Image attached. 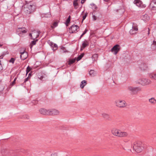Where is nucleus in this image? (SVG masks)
Returning a JSON list of instances; mask_svg holds the SVG:
<instances>
[{
	"mask_svg": "<svg viewBox=\"0 0 156 156\" xmlns=\"http://www.w3.org/2000/svg\"><path fill=\"white\" fill-rule=\"evenodd\" d=\"M23 10L27 14H30L35 9V6L33 5L32 2H26V3L24 5Z\"/></svg>",
	"mask_w": 156,
	"mask_h": 156,
	"instance_id": "obj_1",
	"label": "nucleus"
},
{
	"mask_svg": "<svg viewBox=\"0 0 156 156\" xmlns=\"http://www.w3.org/2000/svg\"><path fill=\"white\" fill-rule=\"evenodd\" d=\"M133 147V151H135L138 153L141 152L144 148L141 142L139 141L135 142Z\"/></svg>",
	"mask_w": 156,
	"mask_h": 156,
	"instance_id": "obj_2",
	"label": "nucleus"
},
{
	"mask_svg": "<svg viewBox=\"0 0 156 156\" xmlns=\"http://www.w3.org/2000/svg\"><path fill=\"white\" fill-rule=\"evenodd\" d=\"M114 135L119 137H126L128 135V133L126 132H122L118 130H115L112 131Z\"/></svg>",
	"mask_w": 156,
	"mask_h": 156,
	"instance_id": "obj_3",
	"label": "nucleus"
},
{
	"mask_svg": "<svg viewBox=\"0 0 156 156\" xmlns=\"http://www.w3.org/2000/svg\"><path fill=\"white\" fill-rule=\"evenodd\" d=\"M151 81L146 78H141L139 79L137 83L140 84L142 85H146L151 83Z\"/></svg>",
	"mask_w": 156,
	"mask_h": 156,
	"instance_id": "obj_4",
	"label": "nucleus"
},
{
	"mask_svg": "<svg viewBox=\"0 0 156 156\" xmlns=\"http://www.w3.org/2000/svg\"><path fill=\"white\" fill-rule=\"evenodd\" d=\"M1 153L3 156H18L16 153H13L12 151L9 152L8 151L5 149L2 150Z\"/></svg>",
	"mask_w": 156,
	"mask_h": 156,
	"instance_id": "obj_5",
	"label": "nucleus"
},
{
	"mask_svg": "<svg viewBox=\"0 0 156 156\" xmlns=\"http://www.w3.org/2000/svg\"><path fill=\"white\" fill-rule=\"evenodd\" d=\"M128 89L130 91L132 94H136L139 91L141 90V88L138 87H128Z\"/></svg>",
	"mask_w": 156,
	"mask_h": 156,
	"instance_id": "obj_6",
	"label": "nucleus"
},
{
	"mask_svg": "<svg viewBox=\"0 0 156 156\" xmlns=\"http://www.w3.org/2000/svg\"><path fill=\"white\" fill-rule=\"evenodd\" d=\"M115 103L116 106L119 108H123L126 106V103L124 100H118Z\"/></svg>",
	"mask_w": 156,
	"mask_h": 156,
	"instance_id": "obj_7",
	"label": "nucleus"
},
{
	"mask_svg": "<svg viewBox=\"0 0 156 156\" xmlns=\"http://www.w3.org/2000/svg\"><path fill=\"white\" fill-rule=\"evenodd\" d=\"M37 76L39 79L43 81L46 80L47 78V75L42 72L38 73Z\"/></svg>",
	"mask_w": 156,
	"mask_h": 156,
	"instance_id": "obj_8",
	"label": "nucleus"
},
{
	"mask_svg": "<svg viewBox=\"0 0 156 156\" xmlns=\"http://www.w3.org/2000/svg\"><path fill=\"white\" fill-rule=\"evenodd\" d=\"M120 50V46L119 45L116 44L111 49V51L115 55H116Z\"/></svg>",
	"mask_w": 156,
	"mask_h": 156,
	"instance_id": "obj_9",
	"label": "nucleus"
},
{
	"mask_svg": "<svg viewBox=\"0 0 156 156\" xmlns=\"http://www.w3.org/2000/svg\"><path fill=\"white\" fill-rule=\"evenodd\" d=\"M79 28V27L78 25L73 24L69 28V32L71 34L73 33Z\"/></svg>",
	"mask_w": 156,
	"mask_h": 156,
	"instance_id": "obj_10",
	"label": "nucleus"
},
{
	"mask_svg": "<svg viewBox=\"0 0 156 156\" xmlns=\"http://www.w3.org/2000/svg\"><path fill=\"white\" fill-rule=\"evenodd\" d=\"M20 58L23 60L27 58L28 55L27 53L24 51L20 52Z\"/></svg>",
	"mask_w": 156,
	"mask_h": 156,
	"instance_id": "obj_11",
	"label": "nucleus"
},
{
	"mask_svg": "<svg viewBox=\"0 0 156 156\" xmlns=\"http://www.w3.org/2000/svg\"><path fill=\"white\" fill-rule=\"evenodd\" d=\"M25 27H19L18 28V30H19V31L20 32L18 34L19 36H22L23 34L27 33V31L25 30Z\"/></svg>",
	"mask_w": 156,
	"mask_h": 156,
	"instance_id": "obj_12",
	"label": "nucleus"
},
{
	"mask_svg": "<svg viewBox=\"0 0 156 156\" xmlns=\"http://www.w3.org/2000/svg\"><path fill=\"white\" fill-rule=\"evenodd\" d=\"M59 111L56 109H49V115H57L59 114Z\"/></svg>",
	"mask_w": 156,
	"mask_h": 156,
	"instance_id": "obj_13",
	"label": "nucleus"
},
{
	"mask_svg": "<svg viewBox=\"0 0 156 156\" xmlns=\"http://www.w3.org/2000/svg\"><path fill=\"white\" fill-rule=\"evenodd\" d=\"M39 111L41 114L44 115H49V109L47 110L44 108H41Z\"/></svg>",
	"mask_w": 156,
	"mask_h": 156,
	"instance_id": "obj_14",
	"label": "nucleus"
},
{
	"mask_svg": "<svg viewBox=\"0 0 156 156\" xmlns=\"http://www.w3.org/2000/svg\"><path fill=\"white\" fill-rule=\"evenodd\" d=\"M152 5L151 10H156V0H153L150 4V5Z\"/></svg>",
	"mask_w": 156,
	"mask_h": 156,
	"instance_id": "obj_15",
	"label": "nucleus"
},
{
	"mask_svg": "<svg viewBox=\"0 0 156 156\" xmlns=\"http://www.w3.org/2000/svg\"><path fill=\"white\" fill-rule=\"evenodd\" d=\"M149 103L153 105H155L156 104V99L154 97H152L149 99Z\"/></svg>",
	"mask_w": 156,
	"mask_h": 156,
	"instance_id": "obj_16",
	"label": "nucleus"
},
{
	"mask_svg": "<svg viewBox=\"0 0 156 156\" xmlns=\"http://www.w3.org/2000/svg\"><path fill=\"white\" fill-rule=\"evenodd\" d=\"M134 3L138 7L140 6L142 4L140 0H135Z\"/></svg>",
	"mask_w": 156,
	"mask_h": 156,
	"instance_id": "obj_17",
	"label": "nucleus"
},
{
	"mask_svg": "<svg viewBox=\"0 0 156 156\" xmlns=\"http://www.w3.org/2000/svg\"><path fill=\"white\" fill-rule=\"evenodd\" d=\"M88 45V42L87 40H85L83 42L82 47L83 49H84Z\"/></svg>",
	"mask_w": 156,
	"mask_h": 156,
	"instance_id": "obj_18",
	"label": "nucleus"
},
{
	"mask_svg": "<svg viewBox=\"0 0 156 156\" xmlns=\"http://www.w3.org/2000/svg\"><path fill=\"white\" fill-rule=\"evenodd\" d=\"M87 84V81L85 80H83L81 82L80 84V87L82 88H83Z\"/></svg>",
	"mask_w": 156,
	"mask_h": 156,
	"instance_id": "obj_19",
	"label": "nucleus"
},
{
	"mask_svg": "<svg viewBox=\"0 0 156 156\" xmlns=\"http://www.w3.org/2000/svg\"><path fill=\"white\" fill-rule=\"evenodd\" d=\"M139 68L142 70H146L147 67L146 66V64H145L144 63H142V64L139 67Z\"/></svg>",
	"mask_w": 156,
	"mask_h": 156,
	"instance_id": "obj_20",
	"label": "nucleus"
},
{
	"mask_svg": "<svg viewBox=\"0 0 156 156\" xmlns=\"http://www.w3.org/2000/svg\"><path fill=\"white\" fill-rule=\"evenodd\" d=\"M151 48L153 50L156 48V41H153V43L151 45Z\"/></svg>",
	"mask_w": 156,
	"mask_h": 156,
	"instance_id": "obj_21",
	"label": "nucleus"
},
{
	"mask_svg": "<svg viewBox=\"0 0 156 156\" xmlns=\"http://www.w3.org/2000/svg\"><path fill=\"white\" fill-rule=\"evenodd\" d=\"M149 76L151 79L156 80V73L151 74Z\"/></svg>",
	"mask_w": 156,
	"mask_h": 156,
	"instance_id": "obj_22",
	"label": "nucleus"
},
{
	"mask_svg": "<svg viewBox=\"0 0 156 156\" xmlns=\"http://www.w3.org/2000/svg\"><path fill=\"white\" fill-rule=\"evenodd\" d=\"M58 47L57 45L56 44H54L51 47L52 50L54 51L58 49Z\"/></svg>",
	"mask_w": 156,
	"mask_h": 156,
	"instance_id": "obj_23",
	"label": "nucleus"
},
{
	"mask_svg": "<svg viewBox=\"0 0 156 156\" xmlns=\"http://www.w3.org/2000/svg\"><path fill=\"white\" fill-rule=\"evenodd\" d=\"M84 53H82L80 55H79L77 58L76 60L77 61L80 60L84 56Z\"/></svg>",
	"mask_w": 156,
	"mask_h": 156,
	"instance_id": "obj_24",
	"label": "nucleus"
},
{
	"mask_svg": "<svg viewBox=\"0 0 156 156\" xmlns=\"http://www.w3.org/2000/svg\"><path fill=\"white\" fill-rule=\"evenodd\" d=\"M97 58L98 55L97 54H94L92 57V60L94 61L96 60V59H97Z\"/></svg>",
	"mask_w": 156,
	"mask_h": 156,
	"instance_id": "obj_25",
	"label": "nucleus"
},
{
	"mask_svg": "<svg viewBox=\"0 0 156 156\" xmlns=\"http://www.w3.org/2000/svg\"><path fill=\"white\" fill-rule=\"evenodd\" d=\"M90 5L91 6V8L93 10H95L97 8L96 5L94 3L90 4Z\"/></svg>",
	"mask_w": 156,
	"mask_h": 156,
	"instance_id": "obj_26",
	"label": "nucleus"
},
{
	"mask_svg": "<svg viewBox=\"0 0 156 156\" xmlns=\"http://www.w3.org/2000/svg\"><path fill=\"white\" fill-rule=\"evenodd\" d=\"M87 30L86 29H85V30H84V31L83 32V33L81 35V36L80 37L79 39V40L80 39H81V38H82V37H83V35H84L85 34H86L87 33Z\"/></svg>",
	"mask_w": 156,
	"mask_h": 156,
	"instance_id": "obj_27",
	"label": "nucleus"
},
{
	"mask_svg": "<svg viewBox=\"0 0 156 156\" xmlns=\"http://www.w3.org/2000/svg\"><path fill=\"white\" fill-rule=\"evenodd\" d=\"M143 18L147 20H148L150 19V17L147 14H145L143 16Z\"/></svg>",
	"mask_w": 156,
	"mask_h": 156,
	"instance_id": "obj_28",
	"label": "nucleus"
},
{
	"mask_svg": "<svg viewBox=\"0 0 156 156\" xmlns=\"http://www.w3.org/2000/svg\"><path fill=\"white\" fill-rule=\"evenodd\" d=\"M37 41L38 40L37 39L35 40L32 41L31 43V47H32V46H33L34 45H35L36 44V41Z\"/></svg>",
	"mask_w": 156,
	"mask_h": 156,
	"instance_id": "obj_29",
	"label": "nucleus"
},
{
	"mask_svg": "<svg viewBox=\"0 0 156 156\" xmlns=\"http://www.w3.org/2000/svg\"><path fill=\"white\" fill-rule=\"evenodd\" d=\"M102 115L106 119H108L109 118V115L105 113H103Z\"/></svg>",
	"mask_w": 156,
	"mask_h": 156,
	"instance_id": "obj_30",
	"label": "nucleus"
},
{
	"mask_svg": "<svg viewBox=\"0 0 156 156\" xmlns=\"http://www.w3.org/2000/svg\"><path fill=\"white\" fill-rule=\"evenodd\" d=\"M71 16L70 15L69 16V17L66 21V24L69 23L70 21Z\"/></svg>",
	"mask_w": 156,
	"mask_h": 156,
	"instance_id": "obj_31",
	"label": "nucleus"
},
{
	"mask_svg": "<svg viewBox=\"0 0 156 156\" xmlns=\"http://www.w3.org/2000/svg\"><path fill=\"white\" fill-rule=\"evenodd\" d=\"M31 69V68L29 66H28L26 69V74H27L30 72Z\"/></svg>",
	"mask_w": 156,
	"mask_h": 156,
	"instance_id": "obj_32",
	"label": "nucleus"
},
{
	"mask_svg": "<svg viewBox=\"0 0 156 156\" xmlns=\"http://www.w3.org/2000/svg\"><path fill=\"white\" fill-rule=\"evenodd\" d=\"M136 32L133 29H131L129 31V33L131 34H133L136 33Z\"/></svg>",
	"mask_w": 156,
	"mask_h": 156,
	"instance_id": "obj_33",
	"label": "nucleus"
},
{
	"mask_svg": "<svg viewBox=\"0 0 156 156\" xmlns=\"http://www.w3.org/2000/svg\"><path fill=\"white\" fill-rule=\"evenodd\" d=\"M29 118H30L29 116L27 115H23L22 116V118L26 119H29Z\"/></svg>",
	"mask_w": 156,
	"mask_h": 156,
	"instance_id": "obj_34",
	"label": "nucleus"
},
{
	"mask_svg": "<svg viewBox=\"0 0 156 156\" xmlns=\"http://www.w3.org/2000/svg\"><path fill=\"white\" fill-rule=\"evenodd\" d=\"M73 5L76 9H77V6L78 5V3L77 2H73Z\"/></svg>",
	"mask_w": 156,
	"mask_h": 156,
	"instance_id": "obj_35",
	"label": "nucleus"
},
{
	"mask_svg": "<svg viewBox=\"0 0 156 156\" xmlns=\"http://www.w3.org/2000/svg\"><path fill=\"white\" fill-rule=\"evenodd\" d=\"M89 73L90 75L91 76H93L94 73V70H90L89 71Z\"/></svg>",
	"mask_w": 156,
	"mask_h": 156,
	"instance_id": "obj_36",
	"label": "nucleus"
},
{
	"mask_svg": "<svg viewBox=\"0 0 156 156\" xmlns=\"http://www.w3.org/2000/svg\"><path fill=\"white\" fill-rule=\"evenodd\" d=\"M136 32L138 30V28L137 26H134L133 25H132V29Z\"/></svg>",
	"mask_w": 156,
	"mask_h": 156,
	"instance_id": "obj_37",
	"label": "nucleus"
},
{
	"mask_svg": "<svg viewBox=\"0 0 156 156\" xmlns=\"http://www.w3.org/2000/svg\"><path fill=\"white\" fill-rule=\"evenodd\" d=\"M58 26V23L56 22H55L53 24V26H51V27L52 28H54Z\"/></svg>",
	"mask_w": 156,
	"mask_h": 156,
	"instance_id": "obj_38",
	"label": "nucleus"
},
{
	"mask_svg": "<svg viewBox=\"0 0 156 156\" xmlns=\"http://www.w3.org/2000/svg\"><path fill=\"white\" fill-rule=\"evenodd\" d=\"M75 60L74 59H71L69 61V65H71L73 63L75 62Z\"/></svg>",
	"mask_w": 156,
	"mask_h": 156,
	"instance_id": "obj_39",
	"label": "nucleus"
},
{
	"mask_svg": "<svg viewBox=\"0 0 156 156\" xmlns=\"http://www.w3.org/2000/svg\"><path fill=\"white\" fill-rule=\"evenodd\" d=\"M88 14V13L86 12L83 17L82 21H83L86 18Z\"/></svg>",
	"mask_w": 156,
	"mask_h": 156,
	"instance_id": "obj_40",
	"label": "nucleus"
},
{
	"mask_svg": "<svg viewBox=\"0 0 156 156\" xmlns=\"http://www.w3.org/2000/svg\"><path fill=\"white\" fill-rule=\"evenodd\" d=\"M51 16V14L50 12H48L47 13H46L45 14V16L46 17H49Z\"/></svg>",
	"mask_w": 156,
	"mask_h": 156,
	"instance_id": "obj_41",
	"label": "nucleus"
},
{
	"mask_svg": "<svg viewBox=\"0 0 156 156\" xmlns=\"http://www.w3.org/2000/svg\"><path fill=\"white\" fill-rule=\"evenodd\" d=\"M37 101H36L35 100H34L32 102V103L33 105H35L36 104H37Z\"/></svg>",
	"mask_w": 156,
	"mask_h": 156,
	"instance_id": "obj_42",
	"label": "nucleus"
},
{
	"mask_svg": "<svg viewBox=\"0 0 156 156\" xmlns=\"http://www.w3.org/2000/svg\"><path fill=\"white\" fill-rule=\"evenodd\" d=\"M15 60V59L13 58H11V59L9 60V62H11L12 63H14V61Z\"/></svg>",
	"mask_w": 156,
	"mask_h": 156,
	"instance_id": "obj_43",
	"label": "nucleus"
},
{
	"mask_svg": "<svg viewBox=\"0 0 156 156\" xmlns=\"http://www.w3.org/2000/svg\"><path fill=\"white\" fill-rule=\"evenodd\" d=\"M29 36H30L31 39L34 40L35 38L33 37L32 34L30 33L29 34Z\"/></svg>",
	"mask_w": 156,
	"mask_h": 156,
	"instance_id": "obj_44",
	"label": "nucleus"
},
{
	"mask_svg": "<svg viewBox=\"0 0 156 156\" xmlns=\"http://www.w3.org/2000/svg\"><path fill=\"white\" fill-rule=\"evenodd\" d=\"M17 78L16 77L15 78L13 81L12 83V85H13L15 84V81L16 80Z\"/></svg>",
	"mask_w": 156,
	"mask_h": 156,
	"instance_id": "obj_45",
	"label": "nucleus"
},
{
	"mask_svg": "<svg viewBox=\"0 0 156 156\" xmlns=\"http://www.w3.org/2000/svg\"><path fill=\"white\" fill-rule=\"evenodd\" d=\"M48 43L49 44V45H50V46L51 47L53 44V43L52 42H51L49 41V42H48Z\"/></svg>",
	"mask_w": 156,
	"mask_h": 156,
	"instance_id": "obj_46",
	"label": "nucleus"
},
{
	"mask_svg": "<svg viewBox=\"0 0 156 156\" xmlns=\"http://www.w3.org/2000/svg\"><path fill=\"white\" fill-rule=\"evenodd\" d=\"M92 18L94 20H97V18L94 15L92 16Z\"/></svg>",
	"mask_w": 156,
	"mask_h": 156,
	"instance_id": "obj_47",
	"label": "nucleus"
},
{
	"mask_svg": "<svg viewBox=\"0 0 156 156\" xmlns=\"http://www.w3.org/2000/svg\"><path fill=\"white\" fill-rule=\"evenodd\" d=\"M29 79V76L26 78L24 81V83L26 82V81H27Z\"/></svg>",
	"mask_w": 156,
	"mask_h": 156,
	"instance_id": "obj_48",
	"label": "nucleus"
},
{
	"mask_svg": "<svg viewBox=\"0 0 156 156\" xmlns=\"http://www.w3.org/2000/svg\"><path fill=\"white\" fill-rule=\"evenodd\" d=\"M51 156H57V154L56 153H55L53 154H52L51 155Z\"/></svg>",
	"mask_w": 156,
	"mask_h": 156,
	"instance_id": "obj_49",
	"label": "nucleus"
},
{
	"mask_svg": "<svg viewBox=\"0 0 156 156\" xmlns=\"http://www.w3.org/2000/svg\"><path fill=\"white\" fill-rule=\"evenodd\" d=\"M86 0H82L81 1V3L82 4H83Z\"/></svg>",
	"mask_w": 156,
	"mask_h": 156,
	"instance_id": "obj_50",
	"label": "nucleus"
},
{
	"mask_svg": "<svg viewBox=\"0 0 156 156\" xmlns=\"http://www.w3.org/2000/svg\"><path fill=\"white\" fill-rule=\"evenodd\" d=\"M150 29L149 28H148V35H149L150 34Z\"/></svg>",
	"mask_w": 156,
	"mask_h": 156,
	"instance_id": "obj_51",
	"label": "nucleus"
},
{
	"mask_svg": "<svg viewBox=\"0 0 156 156\" xmlns=\"http://www.w3.org/2000/svg\"><path fill=\"white\" fill-rule=\"evenodd\" d=\"M0 67H2V64L1 63V61L0 60Z\"/></svg>",
	"mask_w": 156,
	"mask_h": 156,
	"instance_id": "obj_52",
	"label": "nucleus"
},
{
	"mask_svg": "<svg viewBox=\"0 0 156 156\" xmlns=\"http://www.w3.org/2000/svg\"><path fill=\"white\" fill-rule=\"evenodd\" d=\"M83 48H82V46H81V49H80V50H81V51L83 50Z\"/></svg>",
	"mask_w": 156,
	"mask_h": 156,
	"instance_id": "obj_53",
	"label": "nucleus"
},
{
	"mask_svg": "<svg viewBox=\"0 0 156 156\" xmlns=\"http://www.w3.org/2000/svg\"><path fill=\"white\" fill-rule=\"evenodd\" d=\"M129 147H132V146L131 145V144H130V146H129Z\"/></svg>",
	"mask_w": 156,
	"mask_h": 156,
	"instance_id": "obj_54",
	"label": "nucleus"
},
{
	"mask_svg": "<svg viewBox=\"0 0 156 156\" xmlns=\"http://www.w3.org/2000/svg\"><path fill=\"white\" fill-rule=\"evenodd\" d=\"M2 44H0V47H1L2 46Z\"/></svg>",
	"mask_w": 156,
	"mask_h": 156,
	"instance_id": "obj_55",
	"label": "nucleus"
},
{
	"mask_svg": "<svg viewBox=\"0 0 156 156\" xmlns=\"http://www.w3.org/2000/svg\"><path fill=\"white\" fill-rule=\"evenodd\" d=\"M37 37H36L35 38H37V37L38 36V34H37Z\"/></svg>",
	"mask_w": 156,
	"mask_h": 156,
	"instance_id": "obj_56",
	"label": "nucleus"
},
{
	"mask_svg": "<svg viewBox=\"0 0 156 156\" xmlns=\"http://www.w3.org/2000/svg\"><path fill=\"white\" fill-rule=\"evenodd\" d=\"M78 0H74L73 2H77Z\"/></svg>",
	"mask_w": 156,
	"mask_h": 156,
	"instance_id": "obj_57",
	"label": "nucleus"
},
{
	"mask_svg": "<svg viewBox=\"0 0 156 156\" xmlns=\"http://www.w3.org/2000/svg\"><path fill=\"white\" fill-rule=\"evenodd\" d=\"M31 75V73H30L29 74V75H29H29Z\"/></svg>",
	"mask_w": 156,
	"mask_h": 156,
	"instance_id": "obj_58",
	"label": "nucleus"
},
{
	"mask_svg": "<svg viewBox=\"0 0 156 156\" xmlns=\"http://www.w3.org/2000/svg\"><path fill=\"white\" fill-rule=\"evenodd\" d=\"M83 12H84V11H83L82 12L81 14H82Z\"/></svg>",
	"mask_w": 156,
	"mask_h": 156,
	"instance_id": "obj_59",
	"label": "nucleus"
},
{
	"mask_svg": "<svg viewBox=\"0 0 156 156\" xmlns=\"http://www.w3.org/2000/svg\"><path fill=\"white\" fill-rule=\"evenodd\" d=\"M1 68H2V67H0V70H1Z\"/></svg>",
	"mask_w": 156,
	"mask_h": 156,
	"instance_id": "obj_60",
	"label": "nucleus"
},
{
	"mask_svg": "<svg viewBox=\"0 0 156 156\" xmlns=\"http://www.w3.org/2000/svg\"><path fill=\"white\" fill-rule=\"evenodd\" d=\"M128 150H130V151H131V150L130 149V150L128 149Z\"/></svg>",
	"mask_w": 156,
	"mask_h": 156,
	"instance_id": "obj_61",
	"label": "nucleus"
},
{
	"mask_svg": "<svg viewBox=\"0 0 156 156\" xmlns=\"http://www.w3.org/2000/svg\"><path fill=\"white\" fill-rule=\"evenodd\" d=\"M66 52V51H64V52Z\"/></svg>",
	"mask_w": 156,
	"mask_h": 156,
	"instance_id": "obj_62",
	"label": "nucleus"
},
{
	"mask_svg": "<svg viewBox=\"0 0 156 156\" xmlns=\"http://www.w3.org/2000/svg\"><path fill=\"white\" fill-rule=\"evenodd\" d=\"M105 1H107L106 0H105Z\"/></svg>",
	"mask_w": 156,
	"mask_h": 156,
	"instance_id": "obj_63",
	"label": "nucleus"
},
{
	"mask_svg": "<svg viewBox=\"0 0 156 156\" xmlns=\"http://www.w3.org/2000/svg\"><path fill=\"white\" fill-rule=\"evenodd\" d=\"M42 156H44V155H42Z\"/></svg>",
	"mask_w": 156,
	"mask_h": 156,
	"instance_id": "obj_64",
	"label": "nucleus"
}]
</instances>
